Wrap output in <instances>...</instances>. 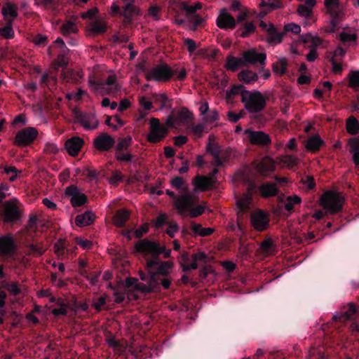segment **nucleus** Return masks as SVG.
Returning <instances> with one entry per match:
<instances>
[{
	"label": "nucleus",
	"instance_id": "f257e3e1",
	"mask_svg": "<svg viewBox=\"0 0 359 359\" xmlns=\"http://www.w3.org/2000/svg\"><path fill=\"white\" fill-rule=\"evenodd\" d=\"M163 249H160L154 241H149L147 238L142 239L135 245V250L136 252L143 255L144 256L150 255L151 258L147 260L146 266L149 270H155L154 272L150 273H156L158 275L167 276L173 268V263L170 261H161L159 259Z\"/></svg>",
	"mask_w": 359,
	"mask_h": 359
},
{
	"label": "nucleus",
	"instance_id": "f03ea898",
	"mask_svg": "<svg viewBox=\"0 0 359 359\" xmlns=\"http://www.w3.org/2000/svg\"><path fill=\"white\" fill-rule=\"evenodd\" d=\"M104 67L96 65L91 70V90L97 94L116 95L120 90V86L116 82V77L108 75L106 79L100 81L97 72L104 70Z\"/></svg>",
	"mask_w": 359,
	"mask_h": 359
},
{
	"label": "nucleus",
	"instance_id": "7ed1b4c3",
	"mask_svg": "<svg viewBox=\"0 0 359 359\" xmlns=\"http://www.w3.org/2000/svg\"><path fill=\"white\" fill-rule=\"evenodd\" d=\"M176 76L178 81H184L187 77V71L182 69L178 73L177 69H172L168 65L162 63L151 69L146 75L147 81L154 80L158 82H166Z\"/></svg>",
	"mask_w": 359,
	"mask_h": 359
},
{
	"label": "nucleus",
	"instance_id": "20e7f679",
	"mask_svg": "<svg viewBox=\"0 0 359 359\" xmlns=\"http://www.w3.org/2000/svg\"><path fill=\"white\" fill-rule=\"evenodd\" d=\"M206 151L213 157L212 165L215 167H223L231 155L230 148H223L215 140V137L210 135L206 144Z\"/></svg>",
	"mask_w": 359,
	"mask_h": 359
},
{
	"label": "nucleus",
	"instance_id": "39448f33",
	"mask_svg": "<svg viewBox=\"0 0 359 359\" xmlns=\"http://www.w3.org/2000/svg\"><path fill=\"white\" fill-rule=\"evenodd\" d=\"M241 102L245 104V109L252 114L261 112L266 105L265 97L257 90L245 92Z\"/></svg>",
	"mask_w": 359,
	"mask_h": 359
},
{
	"label": "nucleus",
	"instance_id": "423d86ee",
	"mask_svg": "<svg viewBox=\"0 0 359 359\" xmlns=\"http://www.w3.org/2000/svg\"><path fill=\"white\" fill-rule=\"evenodd\" d=\"M320 202L321 206L327 212L336 214L342 210L344 199L338 193L327 191L323 194Z\"/></svg>",
	"mask_w": 359,
	"mask_h": 359
},
{
	"label": "nucleus",
	"instance_id": "0eeeda50",
	"mask_svg": "<svg viewBox=\"0 0 359 359\" xmlns=\"http://www.w3.org/2000/svg\"><path fill=\"white\" fill-rule=\"evenodd\" d=\"M325 6L330 15L332 20L331 26L327 29V32H335L344 15V11L340 7L339 0H325Z\"/></svg>",
	"mask_w": 359,
	"mask_h": 359
},
{
	"label": "nucleus",
	"instance_id": "6e6552de",
	"mask_svg": "<svg viewBox=\"0 0 359 359\" xmlns=\"http://www.w3.org/2000/svg\"><path fill=\"white\" fill-rule=\"evenodd\" d=\"M149 129L150 130L147 136V140L151 144L161 142L169 133V130L167 127L162 125L160 120L157 118H151L150 119Z\"/></svg>",
	"mask_w": 359,
	"mask_h": 359
},
{
	"label": "nucleus",
	"instance_id": "1a4fd4ad",
	"mask_svg": "<svg viewBox=\"0 0 359 359\" xmlns=\"http://www.w3.org/2000/svg\"><path fill=\"white\" fill-rule=\"evenodd\" d=\"M180 8L184 11L189 28L191 30L196 31L198 27L203 25L205 20L201 15L196 13L197 11L193 6H189L187 3L182 2Z\"/></svg>",
	"mask_w": 359,
	"mask_h": 359
},
{
	"label": "nucleus",
	"instance_id": "9d476101",
	"mask_svg": "<svg viewBox=\"0 0 359 359\" xmlns=\"http://www.w3.org/2000/svg\"><path fill=\"white\" fill-rule=\"evenodd\" d=\"M245 134L247 138L252 145L260 147H269L271 144L270 136L262 130H255L252 129H246Z\"/></svg>",
	"mask_w": 359,
	"mask_h": 359
},
{
	"label": "nucleus",
	"instance_id": "9b49d317",
	"mask_svg": "<svg viewBox=\"0 0 359 359\" xmlns=\"http://www.w3.org/2000/svg\"><path fill=\"white\" fill-rule=\"evenodd\" d=\"M37 135L38 131L35 128L27 127L17 133L14 143L18 147L27 146L34 141Z\"/></svg>",
	"mask_w": 359,
	"mask_h": 359
},
{
	"label": "nucleus",
	"instance_id": "f8f14e48",
	"mask_svg": "<svg viewBox=\"0 0 359 359\" xmlns=\"http://www.w3.org/2000/svg\"><path fill=\"white\" fill-rule=\"evenodd\" d=\"M269 217L267 213L262 210H258L251 213L250 223L257 231H264L269 226Z\"/></svg>",
	"mask_w": 359,
	"mask_h": 359
},
{
	"label": "nucleus",
	"instance_id": "ddd939ff",
	"mask_svg": "<svg viewBox=\"0 0 359 359\" xmlns=\"http://www.w3.org/2000/svg\"><path fill=\"white\" fill-rule=\"evenodd\" d=\"M255 169L259 175L266 177L276 170L274 160L269 156H265L255 165Z\"/></svg>",
	"mask_w": 359,
	"mask_h": 359
},
{
	"label": "nucleus",
	"instance_id": "4468645a",
	"mask_svg": "<svg viewBox=\"0 0 359 359\" xmlns=\"http://www.w3.org/2000/svg\"><path fill=\"white\" fill-rule=\"evenodd\" d=\"M193 205V198L189 194L179 196L174 201L175 208L177 210L178 213L182 216H187V212Z\"/></svg>",
	"mask_w": 359,
	"mask_h": 359
},
{
	"label": "nucleus",
	"instance_id": "2eb2a0df",
	"mask_svg": "<svg viewBox=\"0 0 359 359\" xmlns=\"http://www.w3.org/2000/svg\"><path fill=\"white\" fill-rule=\"evenodd\" d=\"M243 60L245 66L248 65L260 64L261 65H265L266 55L264 53H258L255 49H250L243 53Z\"/></svg>",
	"mask_w": 359,
	"mask_h": 359
},
{
	"label": "nucleus",
	"instance_id": "dca6fc26",
	"mask_svg": "<svg viewBox=\"0 0 359 359\" xmlns=\"http://www.w3.org/2000/svg\"><path fill=\"white\" fill-rule=\"evenodd\" d=\"M65 196L70 200L74 207L83 205L87 201V197L74 186H70L65 189Z\"/></svg>",
	"mask_w": 359,
	"mask_h": 359
},
{
	"label": "nucleus",
	"instance_id": "f3484780",
	"mask_svg": "<svg viewBox=\"0 0 359 359\" xmlns=\"http://www.w3.org/2000/svg\"><path fill=\"white\" fill-rule=\"evenodd\" d=\"M1 14L6 23L13 24L18 15V7L12 2H6L1 8Z\"/></svg>",
	"mask_w": 359,
	"mask_h": 359
},
{
	"label": "nucleus",
	"instance_id": "a211bd4d",
	"mask_svg": "<svg viewBox=\"0 0 359 359\" xmlns=\"http://www.w3.org/2000/svg\"><path fill=\"white\" fill-rule=\"evenodd\" d=\"M217 25L220 29H234L236 26V22L235 18L229 13L223 9L219 13L216 21Z\"/></svg>",
	"mask_w": 359,
	"mask_h": 359
},
{
	"label": "nucleus",
	"instance_id": "6ab92c4d",
	"mask_svg": "<svg viewBox=\"0 0 359 359\" xmlns=\"http://www.w3.org/2000/svg\"><path fill=\"white\" fill-rule=\"evenodd\" d=\"M95 147L100 151H109L115 144L114 139L107 134H102L94 140Z\"/></svg>",
	"mask_w": 359,
	"mask_h": 359
},
{
	"label": "nucleus",
	"instance_id": "aec40b11",
	"mask_svg": "<svg viewBox=\"0 0 359 359\" xmlns=\"http://www.w3.org/2000/svg\"><path fill=\"white\" fill-rule=\"evenodd\" d=\"M158 283V277L156 273H150L147 284L137 282L135 290L144 294H148L154 290Z\"/></svg>",
	"mask_w": 359,
	"mask_h": 359
},
{
	"label": "nucleus",
	"instance_id": "412c9836",
	"mask_svg": "<svg viewBox=\"0 0 359 359\" xmlns=\"http://www.w3.org/2000/svg\"><path fill=\"white\" fill-rule=\"evenodd\" d=\"M83 145V140L79 137L74 136L66 141L65 149L69 155L75 156L78 154Z\"/></svg>",
	"mask_w": 359,
	"mask_h": 359
},
{
	"label": "nucleus",
	"instance_id": "4be33fe9",
	"mask_svg": "<svg viewBox=\"0 0 359 359\" xmlns=\"http://www.w3.org/2000/svg\"><path fill=\"white\" fill-rule=\"evenodd\" d=\"M15 245L11 236H0V255H10L15 250Z\"/></svg>",
	"mask_w": 359,
	"mask_h": 359
},
{
	"label": "nucleus",
	"instance_id": "5701e85b",
	"mask_svg": "<svg viewBox=\"0 0 359 359\" xmlns=\"http://www.w3.org/2000/svg\"><path fill=\"white\" fill-rule=\"evenodd\" d=\"M248 90H245V88L242 84H233L231 88L226 92L225 100L228 104H233L234 102V97L238 95H241V100L243 96L245 95V92Z\"/></svg>",
	"mask_w": 359,
	"mask_h": 359
},
{
	"label": "nucleus",
	"instance_id": "b1692460",
	"mask_svg": "<svg viewBox=\"0 0 359 359\" xmlns=\"http://www.w3.org/2000/svg\"><path fill=\"white\" fill-rule=\"evenodd\" d=\"M267 35L266 42L270 45H277L281 43L285 33L278 32L273 24H269Z\"/></svg>",
	"mask_w": 359,
	"mask_h": 359
},
{
	"label": "nucleus",
	"instance_id": "393cba45",
	"mask_svg": "<svg viewBox=\"0 0 359 359\" xmlns=\"http://www.w3.org/2000/svg\"><path fill=\"white\" fill-rule=\"evenodd\" d=\"M179 262L184 272L197 269L198 266L197 263L192 261V256L191 257L187 252H184L181 255Z\"/></svg>",
	"mask_w": 359,
	"mask_h": 359
},
{
	"label": "nucleus",
	"instance_id": "a878e982",
	"mask_svg": "<svg viewBox=\"0 0 359 359\" xmlns=\"http://www.w3.org/2000/svg\"><path fill=\"white\" fill-rule=\"evenodd\" d=\"M348 151L352 155V161L355 166H359V137L348 140Z\"/></svg>",
	"mask_w": 359,
	"mask_h": 359
},
{
	"label": "nucleus",
	"instance_id": "bb28decb",
	"mask_svg": "<svg viewBox=\"0 0 359 359\" xmlns=\"http://www.w3.org/2000/svg\"><path fill=\"white\" fill-rule=\"evenodd\" d=\"M278 192L279 189L274 183L265 182L259 187V193L263 198L275 196Z\"/></svg>",
	"mask_w": 359,
	"mask_h": 359
},
{
	"label": "nucleus",
	"instance_id": "cd10ccee",
	"mask_svg": "<svg viewBox=\"0 0 359 359\" xmlns=\"http://www.w3.org/2000/svg\"><path fill=\"white\" fill-rule=\"evenodd\" d=\"M214 181L212 178L206 176L197 175L193 180L194 185L199 190L207 191L212 187Z\"/></svg>",
	"mask_w": 359,
	"mask_h": 359
},
{
	"label": "nucleus",
	"instance_id": "c85d7f7f",
	"mask_svg": "<svg viewBox=\"0 0 359 359\" xmlns=\"http://www.w3.org/2000/svg\"><path fill=\"white\" fill-rule=\"evenodd\" d=\"M252 203V196L250 192L243 194V196L236 201L239 212L244 214L249 212L251 208Z\"/></svg>",
	"mask_w": 359,
	"mask_h": 359
},
{
	"label": "nucleus",
	"instance_id": "c756f323",
	"mask_svg": "<svg viewBox=\"0 0 359 359\" xmlns=\"http://www.w3.org/2000/svg\"><path fill=\"white\" fill-rule=\"evenodd\" d=\"M4 216L8 222L15 221L19 217L18 208L13 202L8 201L4 204Z\"/></svg>",
	"mask_w": 359,
	"mask_h": 359
},
{
	"label": "nucleus",
	"instance_id": "7c9ffc66",
	"mask_svg": "<svg viewBox=\"0 0 359 359\" xmlns=\"http://www.w3.org/2000/svg\"><path fill=\"white\" fill-rule=\"evenodd\" d=\"M357 312L355 306L353 303L348 304V308L344 312L340 314L333 315L332 320L334 323L341 322L344 323L351 319L352 316Z\"/></svg>",
	"mask_w": 359,
	"mask_h": 359
},
{
	"label": "nucleus",
	"instance_id": "2f4dec72",
	"mask_svg": "<svg viewBox=\"0 0 359 359\" xmlns=\"http://www.w3.org/2000/svg\"><path fill=\"white\" fill-rule=\"evenodd\" d=\"M152 100L160 105V109H172V99L169 98L165 93H153Z\"/></svg>",
	"mask_w": 359,
	"mask_h": 359
},
{
	"label": "nucleus",
	"instance_id": "473e14b6",
	"mask_svg": "<svg viewBox=\"0 0 359 359\" xmlns=\"http://www.w3.org/2000/svg\"><path fill=\"white\" fill-rule=\"evenodd\" d=\"M259 6L263 8L259 14L262 18L271 11L280 8L281 2L279 0H262Z\"/></svg>",
	"mask_w": 359,
	"mask_h": 359
},
{
	"label": "nucleus",
	"instance_id": "72a5a7b5",
	"mask_svg": "<svg viewBox=\"0 0 359 359\" xmlns=\"http://www.w3.org/2000/svg\"><path fill=\"white\" fill-rule=\"evenodd\" d=\"M324 144V141L318 135L311 136L308 139L306 143V148L309 151L316 153L318 151Z\"/></svg>",
	"mask_w": 359,
	"mask_h": 359
},
{
	"label": "nucleus",
	"instance_id": "f704fd0d",
	"mask_svg": "<svg viewBox=\"0 0 359 359\" xmlns=\"http://www.w3.org/2000/svg\"><path fill=\"white\" fill-rule=\"evenodd\" d=\"M130 217V212L125 208L120 209L115 213L113 221L114 224L118 227L125 226Z\"/></svg>",
	"mask_w": 359,
	"mask_h": 359
},
{
	"label": "nucleus",
	"instance_id": "c9c22d12",
	"mask_svg": "<svg viewBox=\"0 0 359 359\" xmlns=\"http://www.w3.org/2000/svg\"><path fill=\"white\" fill-rule=\"evenodd\" d=\"M243 57H236L229 55L226 57L225 68L231 72L237 71L240 67H244Z\"/></svg>",
	"mask_w": 359,
	"mask_h": 359
},
{
	"label": "nucleus",
	"instance_id": "e433bc0d",
	"mask_svg": "<svg viewBox=\"0 0 359 359\" xmlns=\"http://www.w3.org/2000/svg\"><path fill=\"white\" fill-rule=\"evenodd\" d=\"M107 31V23L101 19L97 18L91 20V35H100Z\"/></svg>",
	"mask_w": 359,
	"mask_h": 359
},
{
	"label": "nucleus",
	"instance_id": "4c0bfd02",
	"mask_svg": "<svg viewBox=\"0 0 359 359\" xmlns=\"http://www.w3.org/2000/svg\"><path fill=\"white\" fill-rule=\"evenodd\" d=\"M126 4L123 6L124 17L130 19L139 15V9L134 5L135 0H122Z\"/></svg>",
	"mask_w": 359,
	"mask_h": 359
},
{
	"label": "nucleus",
	"instance_id": "58836bf2",
	"mask_svg": "<svg viewBox=\"0 0 359 359\" xmlns=\"http://www.w3.org/2000/svg\"><path fill=\"white\" fill-rule=\"evenodd\" d=\"M177 125L187 124L189 121L193 119V114L186 107H182L175 116Z\"/></svg>",
	"mask_w": 359,
	"mask_h": 359
},
{
	"label": "nucleus",
	"instance_id": "ea45409f",
	"mask_svg": "<svg viewBox=\"0 0 359 359\" xmlns=\"http://www.w3.org/2000/svg\"><path fill=\"white\" fill-rule=\"evenodd\" d=\"M238 79L245 83H252L258 79V76L256 73L250 70H243L238 74Z\"/></svg>",
	"mask_w": 359,
	"mask_h": 359
},
{
	"label": "nucleus",
	"instance_id": "a19ab883",
	"mask_svg": "<svg viewBox=\"0 0 359 359\" xmlns=\"http://www.w3.org/2000/svg\"><path fill=\"white\" fill-rule=\"evenodd\" d=\"M346 129L348 134L355 135L359 133V122L354 116H350L346 120Z\"/></svg>",
	"mask_w": 359,
	"mask_h": 359
},
{
	"label": "nucleus",
	"instance_id": "79ce46f5",
	"mask_svg": "<svg viewBox=\"0 0 359 359\" xmlns=\"http://www.w3.org/2000/svg\"><path fill=\"white\" fill-rule=\"evenodd\" d=\"M255 29L256 27L253 22H247L243 25L241 28L236 31V34L242 38H245L250 34L254 33Z\"/></svg>",
	"mask_w": 359,
	"mask_h": 359
},
{
	"label": "nucleus",
	"instance_id": "37998d69",
	"mask_svg": "<svg viewBox=\"0 0 359 359\" xmlns=\"http://www.w3.org/2000/svg\"><path fill=\"white\" fill-rule=\"evenodd\" d=\"M287 67V61L285 58H281L276 61L272 65V70L275 74L283 75L286 73Z\"/></svg>",
	"mask_w": 359,
	"mask_h": 359
},
{
	"label": "nucleus",
	"instance_id": "c03bdc74",
	"mask_svg": "<svg viewBox=\"0 0 359 359\" xmlns=\"http://www.w3.org/2000/svg\"><path fill=\"white\" fill-rule=\"evenodd\" d=\"M74 114L76 120L84 128L87 129L90 128V117L88 113L83 112L79 109H74Z\"/></svg>",
	"mask_w": 359,
	"mask_h": 359
},
{
	"label": "nucleus",
	"instance_id": "a18cd8bd",
	"mask_svg": "<svg viewBox=\"0 0 359 359\" xmlns=\"http://www.w3.org/2000/svg\"><path fill=\"white\" fill-rule=\"evenodd\" d=\"M78 30L76 25L70 20L64 22L60 27V32L64 36L75 34Z\"/></svg>",
	"mask_w": 359,
	"mask_h": 359
},
{
	"label": "nucleus",
	"instance_id": "49530a36",
	"mask_svg": "<svg viewBox=\"0 0 359 359\" xmlns=\"http://www.w3.org/2000/svg\"><path fill=\"white\" fill-rule=\"evenodd\" d=\"M132 142V137L126 136L120 138L115 147V152H120L121 151H127Z\"/></svg>",
	"mask_w": 359,
	"mask_h": 359
},
{
	"label": "nucleus",
	"instance_id": "de8ad7c7",
	"mask_svg": "<svg viewBox=\"0 0 359 359\" xmlns=\"http://www.w3.org/2000/svg\"><path fill=\"white\" fill-rule=\"evenodd\" d=\"M302 202V199L299 196L297 195L289 196L286 198V202L285 203V209L289 212H292L294 211V205L297 204H300Z\"/></svg>",
	"mask_w": 359,
	"mask_h": 359
},
{
	"label": "nucleus",
	"instance_id": "09e8293b",
	"mask_svg": "<svg viewBox=\"0 0 359 359\" xmlns=\"http://www.w3.org/2000/svg\"><path fill=\"white\" fill-rule=\"evenodd\" d=\"M348 86L353 89L359 88V69L351 71L347 76Z\"/></svg>",
	"mask_w": 359,
	"mask_h": 359
},
{
	"label": "nucleus",
	"instance_id": "8fccbe9b",
	"mask_svg": "<svg viewBox=\"0 0 359 359\" xmlns=\"http://www.w3.org/2000/svg\"><path fill=\"white\" fill-rule=\"evenodd\" d=\"M75 224L80 227L88 226L90 224V212L86 211L83 214L78 215L75 218Z\"/></svg>",
	"mask_w": 359,
	"mask_h": 359
},
{
	"label": "nucleus",
	"instance_id": "3c124183",
	"mask_svg": "<svg viewBox=\"0 0 359 359\" xmlns=\"http://www.w3.org/2000/svg\"><path fill=\"white\" fill-rule=\"evenodd\" d=\"M313 8L307 5L300 4L297 7V13L299 16L304 17L306 19H311L313 15Z\"/></svg>",
	"mask_w": 359,
	"mask_h": 359
},
{
	"label": "nucleus",
	"instance_id": "603ef678",
	"mask_svg": "<svg viewBox=\"0 0 359 359\" xmlns=\"http://www.w3.org/2000/svg\"><path fill=\"white\" fill-rule=\"evenodd\" d=\"M55 253L59 256L63 257L65 253V241L64 240L58 241L54 246ZM67 253H72L73 250L72 249H67Z\"/></svg>",
	"mask_w": 359,
	"mask_h": 359
},
{
	"label": "nucleus",
	"instance_id": "864d4df0",
	"mask_svg": "<svg viewBox=\"0 0 359 359\" xmlns=\"http://www.w3.org/2000/svg\"><path fill=\"white\" fill-rule=\"evenodd\" d=\"M218 49H201L198 55L209 60H213L218 55Z\"/></svg>",
	"mask_w": 359,
	"mask_h": 359
},
{
	"label": "nucleus",
	"instance_id": "5fc2aeb1",
	"mask_svg": "<svg viewBox=\"0 0 359 359\" xmlns=\"http://www.w3.org/2000/svg\"><path fill=\"white\" fill-rule=\"evenodd\" d=\"M133 157L134 156L127 151L115 152V158L120 162L130 163L132 161Z\"/></svg>",
	"mask_w": 359,
	"mask_h": 359
},
{
	"label": "nucleus",
	"instance_id": "6e6d98bb",
	"mask_svg": "<svg viewBox=\"0 0 359 359\" xmlns=\"http://www.w3.org/2000/svg\"><path fill=\"white\" fill-rule=\"evenodd\" d=\"M63 80L66 82H77L81 75L79 72L67 70L62 74Z\"/></svg>",
	"mask_w": 359,
	"mask_h": 359
},
{
	"label": "nucleus",
	"instance_id": "4d7b16f0",
	"mask_svg": "<svg viewBox=\"0 0 359 359\" xmlns=\"http://www.w3.org/2000/svg\"><path fill=\"white\" fill-rule=\"evenodd\" d=\"M273 247V242L271 238L264 240L260 244L261 250L266 255H270Z\"/></svg>",
	"mask_w": 359,
	"mask_h": 359
},
{
	"label": "nucleus",
	"instance_id": "13d9d810",
	"mask_svg": "<svg viewBox=\"0 0 359 359\" xmlns=\"http://www.w3.org/2000/svg\"><path fill=\"white\" fill-rule=\"evenodd\" d=\"M0 35L5 39H12L14 36L12 24L6 23V26L0 27Z\"/></svg>",
	"mask_w": 359,
	"mask_h": 359
},
{
	"label": "nucleus",
	"instance_id": "bf43d9fd",
	"mask_svg": "<svg viewBox=\"0 0 359 359\" xmlns=\"http://www.w3.org/2000/svg\"><path fill=\"white\" fill-rule=\"evenodd\" d=\"M245 112L243 110H241L239 113H236L233 111H229L227 112L228 120L231 123H237L241 118L244 117Z\"/></svg>",
	"mask_w": 359,
	"mask_h": 359
},
{
	"label": "nucleus",
	"instance_id": "052dcab7",
	"mask_svg": "<svg viewBox=\"0 0 359 359\" xmlns=\"http://www.w3.org/2000/svg\"><path fill=\"white\" fill-rule=\"evenodd\" d=\"M298 158L292 155H285L282 159V162L289 168H292L297 165Z\"/></svg>",
	"mask_w": 359,
	"mask_h": 359
},
{
	"label": "nucleus",
	"instance_id": "680f3d73",
	"mask_svg": "<svg viewBox=\"0 0 359 359\" xmlns=\"http://www.w3.org/2000/svg\"><path fill=\"white\" fill-rule=\"evenodd\" d=\"M88 262L87 260L80 259L79 262V273L88 280Z\"/></svg>",
	"mask_w": 359,
	"mask_h": 359
},
{
	"label": "nucleus",
	"instance_id": "e2e57ef3",
	"mask_svg": "<svg viewBox=\"0 0 359 359\" xmlns=\"http://www.w3.org/2000/svg\"><path fill=\"white\" fill-rule=\"evenodd\" d=\"M205 210V207L203 205H198L196 207L191 206L189 211L188 212L189 213V217L191 218L198 217L201 215Z\"/></svg>",
	"mask_w": 359,
	"mask_h": 359
},
{
	"label": "nucleus",
	"instance_id": "0e129e2a",
	"mask_svg": "<svg viewBox=\"0 0 359 359\" xmlns=\"http://www.w3.org/2000/svg\"><path fill=\"white\" fill-rule=\"evenodd\" d=\"M29 252L35 256L41 255L45 251L46 248L41 247L39 244H31L29 245Z\"/></svg>",
	"mask_w": 359,
	"mask_h": 359
},
{
	"label": "nucleus",
	"instance_id": "69168bd1",
	"mask_svg": "<svg viewBox=\"0 0 359 359\" xmlns=\"http://www.w3.org/2000/svg\"><path fill=\"white\" fill-rule=\"evenodd\" d=\"M292 32L293 34H297L301 32V27L299 25L295 23H288L284 26V33L286 32Z\"/></svg>",
	"mask_w": 359,
	"mask_h": 359
},
{
	"label": "nucleus",
	"instance_id": "338daca9",
	"mask_svg": "<svg viewBox=\"0 0 359 359\" xmlns=\"http://www.w3.org/2000/svg\"><path fill=\"white\" fill-rule=\"evenodd\" d=\"M4 172L7 175H11L9 180L13 182L17 178L18 173L19 171L13 166H6L4 168Z\"/></svg>",
	"mask_w": 359,
	"mask_h": 359
},
{
	"label": "nucleus",
	"instance_id": "774afa93",
	"mask_svg": "<svg viewBox=\"0 0 359 359\" xmlns=\"http://www.w3.org/2000/svg\"><path fill=\"white\" fill-rule=\"evenodd\" d=\"M47 40L48 38L46 35L37 34L33 38L32 41L36 46H45L47 43Z\"/></svg>",
	"mask_w": 359,
	"mask_h": 359
}]
</instances>
